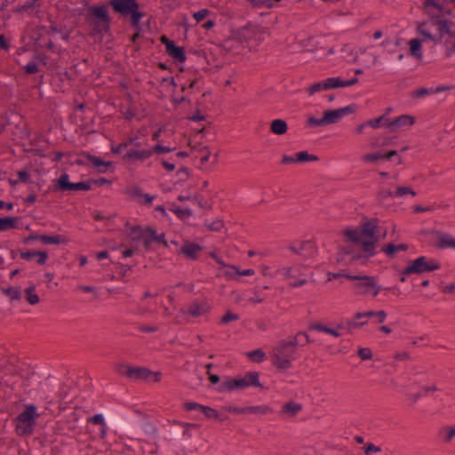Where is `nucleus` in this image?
I'll return each instance as SVG.
<instances>
[{
  "label": "nucleus",
  "instance_id": "1",
  "mask_svg": "<svg viewBox=\"0 0 455 455\" xmlns=\"http://www.w3.org/2000/svg\"><path fill=\"white\" fill-rule=\"evenodd\" d=\"M311 342L309 336L304 331H299L290 340L279 341L274 350L273 365L282 371L291 368V362L296 359V347L305 346Z\"/></svg>",
  "mask_w": 455,
  "mask_h": 455
},
{
  "label": "nucleus",
  "instance_id": "2",
  "mask_svg": "<svg viewBox=\"0 0 455 455\" xmlns=\"http://www.w3.org/2000/svg\"><path fill=\"white\" fill-rule=\"evenodd\" d=\"M249 387L264 388V386L259 382V373L258 371H248L243 378L224 377L221 383L215 387V391L219 394L230 393Z\"/></svg>",
  "mask_w": 455,
  "mask_h": 455
},
{
  "label": "nucleus",
  "instance_id": "3",
  "mask_svg": "<svg viewBox=\"0 0 455 455\" xmlns=\"http://www.w3.org/2000/svg\"><path fill=\"white\" fill-rule=\"evenodd\" d=\"M39 416L36 404H25L24 410L13 419L16 435L22 437L32 435Z\"/></svg>",
  "mask_w": 455,
  "mask_h": 455
},
{
  "label": "nucleus",
  "instance_id": "4",
  "mask_svg": "<svg viewBox=\"0 0 455 455\" xmlns=\"http://www.w3.org/2000/svg\"><path fill=\"white\" fill-rule=\"evenodd\" d=\"M363 221L361 222L358 228H347L344 229L343 234L346 240L350 243L360 242L359 237L364 238H377L379 237L378 218L368 220L363 217Z\"/></svg>",
  "mask_w": 455,
  "mask_h": 455
},
{
  "label": "nucleus",
  "instance_id": "5",
  "mask_svg": "<svg viewBox=\"0 0 455 455\" xmlns=\"http://www.w3.org/2000/svg\"><path fill=\"white\" fill-rule=\"evenodd\" d=\"M430 22L433 26H437L438 35H433L429 31L420 28H417L418 34L423 36V41L427 40L435 44H443L446 33H449V25H454L453 21L443 19L440 15H433L430 17Z\"/></svg>",
  "mask_w": 455,
  "mask_h": 455
},
{
  "label": "nucleus",
  "instance_id": "6",
  "mask_svg": "<svg viewBox=\"0 0 455 455\" xmlns=\"http://www.w3.org/2000/svg\"><path fill=\"white\" fill-rule=\"evenodd\" d=\"M441 268V264L437 259H427L420 256L415 259L408 260V265L403 268L405 275H421L426 272H433Z\"/></svg>",
  "mask_w": 455,
  "mask_h": 455
},
{
  "label": "nucleus",
  "instance_id": "7",
  "mask_svg": "<svg viewBox=\"0 0 455 455\" xmlns=\"http://www.w3.org/2000/svg\"><path fill=\"white\" fill-rule=\"evenodd\" d=\"M110 7L113 12L124 19L133 18L141 20L146 15L144 12L140 11L138 0H126Z\"/></svg>",
  "mask_w": 455,
  "mask_h": 455
},
{
  "label": "nucleus",
  "instance_id": "8",
  "mask_svg": "<svg viewBox=\"0 0 455 455\" xmlns=\"http://www.w3.org/2000/svg\"><path fill=\"white\" fill-rule=\"evenodd\" d=\"M110 7L108 3L107 4L93 5L89 7V16L87 20L92 25H103L102 30L105 33L110 31L111 18L109 16L108 8Z\"/></svg>",
  "mask_w": 455,
  "mask_h": 455
},
{
  "label": "nucleus",
  "instance_id": "9",
  "mask_svg": "<svg viewBox=\"0 0 455 455\" xmlns=\"http://www.w3.org/2000/svg\"><path fill=\"white\" fill-rule=\"evenodd\" d=\"M160 42L165 46V52L172 58L177 63H184L187 60L186 52L184 47L179 46L173 40H171L167 36L163 35L160 37Z\"/></svg>",
  "mask_w": 455,
  "mask_h": 455
},
{
  "label": "nucleus",
  "instance_id": "10",
  "mask_svg": "<svg viewBox=\"0 0 455 455\" xmlns=\"http://www.w3.org/2000/svg\"><path fill=\"white\" fill-rule=\"evenodd\" d=\"M289 249L293 253L302 256L303 258L313 257L317 251V248L315 245V243L310 240L298 243L293 242L289 245Z\"/></svg>",
  "mask_w": 455,
  "mask_h": 455
},
{
  "label": "nucleus",
  "instance_id": "11",
  "mask_svg": "<svg viewBox=\"0 0 455 455\" xmlns=\"http://www.w3.org/2000/svg\"><path fill=\"white\" fill-rule=\"evenodd\" d=\"M255 35V26L251 22H248L243 27L231 31V38L238 43L248 42Z\"/></svg>",
  "mask_w": 455,
  "mask_h": 455
},
{
  "label": "nucleus",
  "instance_id": "12",
  "mask_svg": "<svg viewBox=\"0 0 455 455\" xmlns=\"http://www.w3.org/2000/svg\"><path fill=\"white\" fill-rule=\"evenodd\" d=\"M126 194L138 204L142 205H151L156 196L144 193L142 188L139 186H133L132 188L126 191Z\"/></svg>",
  "mask_w": 455,
  "mask_h": 455
},
{
  "label": "nucleus",
  "instance_id": "13",
  "mask_svg": "<svg viewBox=\"0 0 455 455\" xmlns=\"http://www.w3.org/2000/svg\"><path fill=\"white\" fill-rule=\"evenodd\" d=\"M76 183L69 180V175L67 172H63L60 176L53 180V184L49 186V190L52 191H75Z\"/></svg>",
  "mask_w": 455,
  "mask_h": 455
},
{
  "label": "nucleus",
  "instance_id": "14",
  "mask_svg": "<svg viewBox=\"0 0 455 455\" xmlns=\"http://www.w3.org/2000/svg\"><path fill=\"white\" fill-rule=\"evenodd\" d=\"M211 305L206 300L194 299L188 306L187 313L193 317H199L210 313Z\"/></svg>",
  "mask_w": 455,
  "mask_h": 455
},
{
  "label": "nucleus",
  "instance_id": "15",
  "mask_svg": "<svg viewBox=\"0 0 455 455\" xmlns=\"http://www.w3.org/2000/svg\"><path fill=\"white\" fill-rule=\"evenodd\" d=\"M415 124V117L410 115H401L398 117L388 122L385 124L387 128L389 129L390 132H396L400 128L405 126H411Z\"/></svg>",
  "mask_w": 455,
  "mask_h": 455
},
{
  "label": "nucleus",
  "instance_id": "16",
  "mask_svg": "<svg viewBox=\"0 0 455 455\" xmlns=\"http://www.w3.org/2000/svg\"><path fill=\"white\" fill-rule=\"evenodd\" d=\"M338 77H329L323 81L315 83L310 85L307 88V92L309 95H313L315 92L323 91V90H331V89H338Z\"/></svg>",
  "mask_w": 455,
  "mask_h": 455
},
{
  "label": "nucleus",
  "instance_id": "17",
  "mask_svg": "<svg viewBox=\"0 0 455 455\" xmlns=\"http://www.w3.org/2000/svg\"><path fill=\"white\" fill-rule=\"evenodd\" d=\"M204 247L196 243L185 241L179 253L183 254L188 259L196 260L198 259V252L202 251Z\"/></svg>",
  "mask_w": 455,
  "mask_h": 455
},
{
  "label": "nucleus",
  "instance_id": "18",
  "mask_svg": "<svg viewBox=\"0 0 455 455\" xmlns=\"http://www.w3.org/2000/svg\"><path fill=\"white\" fill-rule=\"evenodd\" d=\"M360 242L353 243L354 244L361 245L363 251L365 253V261L376 254V243L379 242V237L377 238H364L359 237Z\"/></svg>",
  "mask_w": 455,
  "mask_h": 455
},
{
  "label": "nucleus",
  "instance_id": "19",
  "mask_svg": "<svg viewBox=\"0 0 455 455\" xmlns=\"http://www.w3.org/2000/svg\"><path fill=\"white\" fill-rule=\"evenodd\" d=\"M377 277L374 275H362L361 279L355 284L356 294L366 295L371 292L369 288L375 285Z\"/></svg>",
  "mask_w": 455,
  "mask_h": 455
},
{
  "label": "nucleus",
  "instance_id": "20",
  "mask_svg": "<svg viewBox=\"0 0 455 455\" xmlns=\"http://www.w3.org/2000/svg\"><path fill=\"white\" fill-rule=\"evenodd\" d=\"M397 156L396 150H388L385 153L382 151H378L371 154H366L362 156V161L365 163H373L378 160H386L390 161L394 156Z\"/></svg>",
  "mask_w": 455,
  "mask_h": 455
},
{
  "label": "nucleus",
  "instance_id": "21",
  "mask_svg": "<svg viewBox=\"0 0 455 455\" xmlns=\"http://www.w3.org/2000/svg\"><path fill=\"white\" fill-rule=\"evenodd\" d=\"M138 425L139 429L140 430V435L142 436L141 442H146L148 437L154 438L157 435V427L156 425L150 420H143L140 421Z\"/></svg>",
  "mask_w": 455,
  "mask_h": 455
},
{
  "label": "nucleus",
  "instance_id": "22",
  "mask_svg": "<svg viewBox=\"0 0 455 455\" xmlns=\"http://www.w3.org/2000/svg\"><path fill=\"white\" fill-rule=\"evenodd\" d=\"M80 156L85 157L87 162H89L92 165V167H94L98 171V172H100V173L107 172V169H105V166H104V164H105L104 160L101 157L93 156L90 152H87V151H82L80 153Z\"/></svg>",
  "mask_w": 455,
  "mask_h": 455
},
{
  "label": "nucleus",
  "instance_id": "23",
  "mask_svg": "<svg viewBox=\"0 0 455 455\" xmlns=\"http://www.w3.org/2000/svg\"><path fill=\"white\" fill-rule=\"evenodd\" d=\"M151 150H138V149H130L127 151L126 154L123 156V159L124 161H132V160H139V161H145L146 159H148L151 156Z\"/></svg>",
  "mask_w": 455,
  "mask_h": 455
},
{
  "label": "nucleus",
  "instance_id": "24",
  "mask_svg": "<svg viewBox=\"0 0 455 455\" xmlns=\"http://www.w3.org/2000/svg\"><path fill=\"white\" fill-rule=\"evenodd\" d=\"M453 25H449V33H446L448 36L447 38L443 41V45L445 46V57L450 58L453 53H455V29H452Z\"/></svg>",
  "mask_w": 455,
  "mask_h": 455
},
{
  "label": "nucleus",
  "instance_id": "25",
  "mask_svg": "<svg viewBox=\"0 0 455 455\" xmlns=\"http://www.w3.org/2000/svg\"><path fill=\"white\" fill-rule=\"evenodd\" d=\"M21 219L20 216H6L0 217V232H4L9 229L18 228V221Z\"/></svg>",
  "mask_w": 455,
  "mask_h": 455
},
{
  "label": "nucleus",
  "instance_id": "26",
  "mask_svg": "<svg viewBox=\"0 0 455 455\" xmlns=\"http://www.w3.org/2000/svg\"><path fill=\"white\" fill-rule=\"evenodd\" d=\"M409 54L417 60H420L423 58L422 52V40L419 38H412L409 41Z\"/></svg>",
  "mask_w": 455,
  "mask_h": 455
},
{
  "label": "nucleus",
  "instance_id": "27",
  "mask_svg": "<svg viewBox=\"0 0 455 455\" xmlns=\"http://www.w3.org/2000/svg\"><path fill=\"white\" fill-rule=\"evenodd\" d=\"M120 427L122 430H124L126 434V435L132 440H137L141 442L142 436L140 430L138 427V425H129L127 423H121Z\"/></svg>",
  "mask_w": 455,
  "mask_h": 455
},
{
  "label": "nucleus",
  "instance_id": "28",
  "mask_svg": "<svg viewBox=\"0 0 455 455\" xmlns=\"http://www.w3.org/2000/svg\"><path fill=\"white\" fill-rule=\"evenodd\" d=\"M124 227L129 229L128 236L134 242L140 241L146 235V228L141 226L132 227L130 222H126Z\"/></svg>",
  "mask_w": 455,
  "mask_h": 455
},
{
  "label": "nucleus",
  "instance_id": "29",
  "mask_svg": "<svg viewBox=\"0 0 455 455\" xmlns=\"http://www.w3.org/2000/svg\"><path fill=\"white\" fill-rule=\"evenodd\" d=\"M307 330L310 331H322V332L330 334L336 338L341 336V334L337 330L330 328L327 325H324V324H323L321 323H317V322L310 323L307 326Z\"/></svg>",
  "mask_w": 455,
  "mask_h": 455
},
{
  "label": "nucleus",
  "instance_id": "30",
  "mask_svg": "<svg viewBox=\"0 0 455 455\" xmlns=\"http://www.w3.org/2000/svg\"><path fill=\"white\" fill-rule=\"evenodd\" d=\"M438 234L440 235V236L436 243V248L440 250H443L446 248L455 249V237H453L450 234H442L441 232H439Z\"/></svg>",
  "mask_w": 455,
  "mask_h": 455
},
{
  "label": "nucleus",
  "instance_id": "31",
  "mask_svg": "<svg viewBox=\"0 0 455 455\" xmlns=\"http://www.w3.org/2000/svg\"><path fill=\"white\" fill-rule=\"evenodd\" d=\"M269 130L275 135H283L288 131V124L283 119H274L269 124Z\"/></svg>",
  "mask_w": 455,
  "mask_h": 455
},
{
  "label": "nucleus",
  "instance_id": "32",
  "mask_svg": "<svg viewBox=\"0 0 455 455\" xmlns=\"http://www.w3.org/2000/svg\"><path fill=\"white\" fill-rule=\"evenodd\" d=\"M41 242L44 244H60V243H68L69 239L61 235H41Z\"/></svg>",
  "mask_w": 455,
  "mask_h": 455
},
{
  "label": "nucleus",
  "instance_id": "33",
  "mask_svg": "<svg viewBox=\"0 0 455 455\" xmlns=\"http://www.w3.org/2000/svg\"><path fill=\"white\" fill-rule=\"evenodd\" d=\"M115 371L118 375L133 381L134 366L126 363H117L115 366Z\"/></svg>",
  "mask_w": 455,
  "mask_h": 455
},
{
  "label": "nucleus",
  "instance_id": "34",
  "mask_svg": "<svg viewBox=\"0 0 455 455\" xmlns=\"http://www.w3.org/2000/svg\"><path fill=\"white\" fill-rule=\"evenodd\" d=\"M152 371L144 366H134L133 381L147 380L151 377Z\"/></svg>",
  "mask_w": 455,
  "mask_h": 455
},
{
  "label": "nucleus",
  "instance_id": "35",
  "mask_svg": "<svg viewBox=\"0 0 455 455\" xmlns=\"http://www.w3.org/2000/svg\"><path fill=\"white\" fill-rule=\"evenodd\" d=\"M431 8L438 10L439 12H443L444 10L443 4H441L439 0H424L423 9L425 10L426 13H427L430 17L435 15L431 11Z\"/></svg>",
  "mask_w": 455,
  "mask_h": 455
},
{
  "label": "nucleus",
  "instance_id": "36",
  "mask_svg": "<svg viewBox=\"0 0 455 455\" xmlns=\"http://www.w3.org/2000/svg\"><path fill=\"white\" fill-rule=\"evenodd\" d=\"M25 299L30 305H36L40 301L39 296L36 293V285L31 284L24 290Z\"/></svg>",
  "mask_w": 455,
  "mask_h": 455
},
{
  "label": "nucleus",
  "instance_id": "37",
  "mask_svg": "<svg viewBox=\"0 0 455 455\" xmlns=\"http://www.w3.org/2000/svg\"><path fill=\"white\" fill-rule=\"evenodd\" d=\"M302 410V405L300 403H295L293 401H289L283 405L282 413H289L290 416H295Z\"/></svg>",
  "mask_w": 455,
  "mask_h": 455
},
{
  "label": "nucleus",
  "instance_id": "38",
  "mask_svg": "<svg viewBox=\"0 0 455 455\" xmlns=\"http://www.w3.org/2000/svg\"><path fill=\"white\" fill-rule=\"evenodd\" d=\"M248 413L267 415L274 412V410L267 404L248 406Z\"/></svg>",
  "mask_w": 455,
  "mask_h": 455
},
{
  "label": "nucleus",
  "instance_id": "39",
  "mask_svg": "<svg viewBox=\"0 0 455 455\" xmlns=\"http://www.w3.org/2000/svg\"><path fill=\"white\" fill-rule=\"evenodd\" d=\"M171 423L181 426L184 428L182 435L188 438H191L192 436L190 434L191 429L198 430L201 427V426L196 423L181 422L178 420H172Z\"/></svg>",
  "mask_w": 455,
  "mask_h": 455
},
{
  "label": "nucleus",
  "instance_id": "40",
  "mask_svg": "<svg viewBox=\"0 0 455 455\" xmlns=\"http://www.w3.org/2000/svg\"><path fill=\"white\" fill-rule=\"evenodd\" d=\"M170 211L174 212L177 218L180 220H185L193 214L192 211L189 208L182 209L181 207L175 205V204H172V206L170 208Z\"/></svg>",
  "mask_w": 455,
  "mask_h": 455
},
{
  "label": "nucleus",
  "instance_id": "41",
  "mask_svg": "<svg viewBox=\"0 0 455 455\" xmlns=\"http://www.w3.org/2000/svg\"><path fill=\"white\" fill-rule=\"evenodd\" d=\"M0 290L4 294L10 298L11 301L19 300L21 298L20 287H0Z\"/></svg>",
  "mask_w": 455,
  "mask_h": 455
},
{
  "label": "nucleus",
  "instance_id": "42",
  "mask_svg": "<svg viewBox=\"0 0 455 455\" xmlns=\"http://www.w3.org/2000/svg\"><path fill=\"white\" fill-rule=\"evenodd\" d=\"M323 115L326 125L336 124L340 120L339 113L337 112L336 108L326 109L323 111Z\"/></svg>",
  "mask_w": 455,
  "mask_h": 455
},
{
  "label": "nucleus",
  "instance_id": "43",
  "mask_svg": "<svg viewBox=\"0 0 455 455\" xmlns=\"http://www.w3.org/2000/svg\"><path fill=\"white\" fill-rule=\"evenodd\" d=\"M146 232H151V238L154 242L163 244L165 248L168 247V242L165 240L164 233L157 235L156 230L151 226L146 227Z\"/></svg>",
  "mask_w": 455,
  "mask_h": 455
},
{
  "label": "nucleus",
  "instance_id": "44",
  "mask_svg": "<svg viewBox=\"0 0 455 455\" xmlns=\"http://www.w3.org/2000/svg\"><path fill=\"white\" fill-rule=\"evenodd\" d=\"M296 163H307L318 161L319 157L315 155H310L307 151H299L295 154Z\"/></svg>",
  "mask_w": 455,
  "mask_h": 455
},
{
  "label": "nucleus",
  "instance_id": "45",
  "mask_svg": "<svg viewBox=\"0 0 455 455\" xmlns=\"http://www.w3.org/2000/svg\"><path fill=\"white\" fill-rule=\"evenodd\" d=\"M387 122H388V118L386 116V115H382L379 117L365 121V124H367L368 127L378 128L381 125L386 126L385 124Z\"/></svg>",
  "mask_w": 455,
  "mask_h": 455
},
{
  "label": "nucleus",
  "instance_id": "46",
  "mask_svg": "<svg viewBox=\"0 0 455 455\" xmlns=\"http://www.w3.org/2000/svg\"><path fill=\"white\" fill-rule=\"evenodd\" d=\"M88 422H91L94 425L100 426L101 427V434L102 435L105 434L106 428H107V424L105 421V418L102 414H100V413L94 414L93 416H92L91 418L88 419Z\"/></svg>",
  "mask_w": 455,
  "mask_h": 455
},
{
  "label": "nucleus",
  "instance_id": "47",
  "mask_svg": "<svg viewBox=\"0 0 455 455\" xmlns=\"http://www.w3.org/2000/svg\"><path fill=\"white\" fill-rule=\"evenodd\" d=\"M247 357L254 363H261L262 361H264L266 354L261 348H257L255 350L248 352Z\"/></svg>",
  "mask_w": 455,
  "mask_h": 455
},
{
  "label": "nucleus",
  "instance_id": "48",
  "mask_svg": "<svg viewBox=\"0 0 455 455\" xmlns=\"http://www.w3.org/2000/svg\"><path fill=\"white\" fill-rule=\"evenodd\" d=\"M438 435L443 437V440L445 443H450L455 437L454 434H452V429L451 427L441 428L438 432Z\"/></svg>",
  "mask_w": 455,
  "mask_h": 455
},
{
  "label": "nucleus",
  "instance_id": "49",
  "mask_svg": "<svg viewBox=\"0 0 455 455\" xmlns=\"http://www.w3.org/2000/svg\"><path fill=\"white\" fill-rule=\"evenodd\" d=\"M254 8H272L274 6L273 0H246Z\"/></svg>",
  "mask_w": 455,
  "mask_h": 455
},
{
  "label": "nucleus",
  "instance_id": "50",
  "mask_svg": "<svg viewBox=\"0 0 455 455\" xmlns=\"http://www.w3.org/2000/svg\"><path fill=\"white\" fill-rule=\"evenodd\" d=\"M150 150H151V155H153V154L162 155V154H165V153L173 152L175 150V148H170V147H166V146L157 143L154 147H152L150 148Z\"/></svg>",
  "mask_w": 455,
  "mask_h": 455
},
{
  "label": "nucleus",
  "instance_id": "51",
  "mask_svg": "<svg viewBox=\"0 0 455 455\" xmlns=\"http://www.w3.org/2000/svg\"><path fill=\"white\" fill-rule=\"evenodd\" d=\"M206 405L200 404L196 402H185L183 403V409L187 411H198L203 412Z\"/></svg>",
  "mask_w": 455,
  "mask_h": 455
},
{
  "label": "nucleus",
  "instance_id": "52",
  "mask_svg": "<svg viewBox=\"0 0 455 455\" xmlns=\"http://www.w3.org/2000/svg\"><path fill=\"white\" fill-rule=\"evenodd\" d=\"M204 226L211 231H220L222 228H224V221L222 220H215L212 222H209L207 220L204 221Z\"/></svg>",
  "mask_w": 455,
  "mask_h": 455
},
{
  "label": "nucleus",
  "instance_id": "53",
  "mask_svg": "<svg viewBox=\"0 0 455 455\" xmlns=\"http://www.w3.org/2000/svg\"><path fill=\"white\" fill-rule=\"evenodd\" d=\"M380 251L384 252L388 258L394 259L397 253L396 244L388 243L387 244L384 245Z\"/></svg>",
  "mask_w": 455,
  "mask_h": 455
},
{
  "label": "nucleus",
  "instance_id": "54",
  "mask_svg": "<svg viewBox=\"0 0 455 455\" xmlns=\"http://www.w3.org/2000/svg\"><path fill=\"white\" fill-rule=\"evenodd\" d=\"M306 125L307 127L326 126L323 116L321 118L310 116L306 121Z\"/></svg>",
  "mask_w": 455,
  "mask_h": 455
},
{
  "label": "nucleus",
  "instance_id": "55",
  "mask_svg": "<svg viewBox=\"0 0 455 455\" xmlns=\"http://www.w3.org/2000/svg\"><path fill=\"white\" fill-rule=\"evenodd\" d=\"M356 108L357 106L355 104H351L344 108H336V110L339 113V118L341 119L345 116L355 113Z\"/></svg>",
  "mask_w": 455,
  "mask_h": 455
},
{
  "label": "nucleus",
  "instance_id": "56",
  "mask_svg": "<svg viewBox=\"0 0 455 455\" xmlns=\"http://www.w3.org/2000/svg\"><path fill=\"white\" fill-rule=\"evenodd\" d=\"M430 94H433L432 88L421 87V88H419L411 92V98L419 99V98H423V97H425L427 95H430Z\"/></svg>",
  "mask_w": 455,
  "mask_h": 455
},
{
  "label": "nucleus",
  "instance_id": "57",
  "mask_svg": "<svg viewBox=\"0 0 455 455\" xmlns=\"http://www.w3.org/2000/svg\"><path fill=\"white\" fill-rule=\"evenodd\" d=\"M239 315L235 314L231 311H227L225 315L220 318V324H228V323L232 321H237L239 320Z\"/></svg>",
  "mask_w": 455,
  "mask_h": 455
},
{
  "label": "nucleus",
  "instance_id": "58",
  "mask_svg": "<svg viewBox=\"0 0 455 455\" xmlns=\"http://www.w3.org/2000/svg\"><path fill=\"white\" fill-rule=\"evenodd\" d=\"M407 194H410L413 196L417 195V193L411 187H398L395 192L394 193V196L399 197L403 196Z\"/></svg>",
  "mask_w": 455,
  "mask_h": 455
},
{
  "label": "nucleus",
  "instance_id": "59",
  "mask_svg": "<svg viewBox=\"0 0 455 455\" xmlns=\"http://www.w3.org/2000/svg\"><path fill=\"white\" fill-rule=\"evenodd\" d=\"M353 254V249L348 246L339 247V251L337 253V261H342L345 256Z\"/></svg>",
  "mask_w": 455,
  "mask_h": 455
},
{
  "label": "nucleus",
  "instance_id": "60",
  "mask_svg": "<svg viewBox=\"0 0 455 455\" xmlns=\"http://www.w3.org/2000/svg\"><path fill=\"white\" fill-rule=\"evenodd\" d=\"M24 70L27 75L36 74L39 71L37 62L35 60L28 62L26 66H24Z\"/></svg>",
  "mask_w": 455,
  "mask_h": 455
},
{
  "label": "nucleus",
  "instance_id": "61",
  "mask_svg": "<svg viewBox=\"0 0 455 455\" xmlns=\"http://www.w3.org/2000/svg\"><path fill=\"white\" fill-rule=\"evenodd\" d=\"M228 269L225 270L223 275L228 279H235L238 275L239 268L234 265H228Z\"/></svg>",
  "mask_w": 455,
  "mask_h": 455
},
{
  "label": "nucleus",
  "instance_id": "62",
  "mask_svg": "<svg viewBox=\"0 0 455 455\" xmlns=\"http://www.w3.org/2000/svg\"><path fill=\"white\" fill-rule=\"evenodd\" d=\"M357 355L362 360H370L373 356L369 347H360L357 351Z\"/></svg>",
  "mask_w": 455,
  "mask_h": 455
},
{
  "label": "nucleus",
  "instance_id": "63",
  "mask_svg": "<svg viewBox=\"0 0 455 455\" xmlns=\"http://www.w3.org/2000/svg\"><path fill=\"white\" fill-rule=\"evenodd\" d=\"M92 189L90 179L86 181H79L76 183L75 191H89Z\"/></svg>",
  "mask_w": 455,
  "mask_h": 455
},
{
  "label": "nucleus",
  "instance_id": "64",
  "mask_svg": "<svg viewBox=\"0 0 455 455\" xmlns=\"http://www.w3.org/2000/svg\"><path fill=\"white\" fill-rule=\"evenodd\" d=\"M202 413L207 419H216V418L220 417L219 411L216 409L212 408L210 406H205V409L204 410V411Z\"/></svg>",
  "mask_w": 455,
  "mask_h": 455
}]
</instances>
